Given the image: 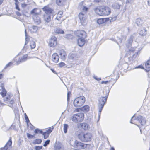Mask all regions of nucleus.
Masks as SVG:
<instances>
[{
	"label": "nucleus",
	"mask_w": 150,
	"mask_h": 150,
	"mask_svg": "<svg viewBox=\"0 0 150 150\" xmlns=\"http://www.w3.org/2000/svg\"><path fill=\"white\" fill-rule=\"evenodd\" d=\"M132 1V0H127L126 3H131Z\"/></svg>",
	"instance_id": "obj_64"
},
{
	"label": "nucleus",
	"mask_w": 150,
	"mask_h": 150,
	"mask_svg": "<svg viewBox=\"0 0 150 150\" xmlns=\"http://www.w3.org/2000/svg\"><path fill=\"white\" fill-rule=\"evenodd\" d=\"M78 57V56L75 53H70L69 55V59L73 61L76 60Z\"/></svg>",
	"instance_id": "obj_13"
},
{
	"label": "nucleus",
	"mask_w": 150,
	"mask_h": 150,
	"mask_svg": "<svg viewBox=\"0 0 150 150\" xmlns=\"http://www.w3.org/2000/svg\"><path fill=\"white\" fill-rule=\"evenodd\" d=\"M59 55L60 56L61 58L63 60H64L66 58V54L63 50H61L59 52Z\"/></svg>",
	"instance_id": "obj_20"
},
{
	"label": "nucleus",
	"mask_w": 150,
	"mask_h": 150,
	"mask_svg": "<svg viewBox=\"0 0 150 150\" xmlns=\"http://www.w3.org/2000/svg\"><path fill=\"white\" fill-rule=\"evenodd\" d=\"M84 118V114L82 113H79L74 114L71 117V119L74 122L77 123L82 121Z\"/></svg>",
	"instance_id": "obj_4"
},
{
	"label": "nucleus",
	"mask_w": 150,
	"mask_h": 150,
	"mask_svg": "<svg viewBox=\"0 0 150 150\" xmlns=\"http://www.w3.org/2000/svg\"><path fill=\"white\" fill-rule=\"evenodd\" d=\"M121 5L118 3H114L112 5L113 8L115 9H119Z\"/></svg>",
	"instance_id": "obj_28"
},
{
	"label": "nucleus",
	"mask_w": 150,
	"mask_h": 150,
	"mask_svg": "<svg viewBox=\"0 0 150 150\" xmlns=\"http://www.w3.org/2000/svg\"><path fill=\"white\" fill-rule=\"evenodd\" d=\"M16 9L18 10V11H20V9L19 8L18 5H16Z\"/></svg>",
	"instance_id": "obj_59"
},
{
	"label": "nucleus",
	"mask_w": 150,
	"mask_h": 150,
	"mask_svg": "<svg viewBox=\"0 0 150 150\" xmlns=\"http://www.w3.org/2000/svg\"><path fill=\"white\" fill-rule=\"evenodd\" d=\"M62 17V16L60 15H57V16L56 18V19L58 21L60 20V18Z\"/></svg>",
	"instance_id": "obj_53"
},
{
	"label": "nucleus",
	"mask_w": 150,
	"mask_h": 150,
	"mask_svg": "<svg viewBox=\"0 0 150 150\" xmlns=\"http://www.w3.org/2000/svg\"><path fill=\"white\" fill-rule=\"evenodd\" d=\"M54 127L53 126H52L51 127L49 128L46 131L47 133L50 134L52 131V130L53 129Z\"/></svg>",
	"instance_id": "obj_45"
},
{
	"label": "nucleus",
	"mask_w": 150,
	"mask_h": 150,
	"mask_svg": "<svg viewBox=\"0 0 150 150\" xmlns=\"http://www.w3.org/2000/svg\"><path fill=\"white\" fill-rule=\"evenodd\" d=\"M74 147L78 149L76 150H81V149H85L87 146L86 144L81 143L77 140L74 141Z\"/></svg>",
	"instance_id": "obj_5"
},
{
	"label": "nucleus",
	"mask_w": 150,
	"mask_h": 150,
	"mask_svg": "<svg viewBox=\"0 0 150 150\" xmlns=\"http://www.w3.org/2000/svg\"><path fill=\"white\" fill-rule=\"evenodd\" d=\"M79 139L81 141L83 142H87L90 141L92 138V134L89 133H84L81 132L78 135Z\"/></svg>",
	"instance_id": "obj_2"
},
{
	"label": "nucleus",
	"mask_w": 150,
	"mask_h": 150,
	"mask_svg": "<svg viewBox=\"0 0 150 150\" xmlns=\"http://www.w3.org/2000/svg\"><path fill=\"white\" fill-rule=\"evenodd\" d=\"M54 31L57 33L63 34L64 33V31L59 28H57L55 29Z\"/></svg>",
	"instance_id": "obj_29"
},
{
	"label": "nucleus",
	"mask_w": 150,
	"mask_h": 150,
	"mask_svg": "<svg viewBox=\"0 0 150 150\" xmlns=\"http://www.w3.org/2000/svg\"><path fill=\"white\" fill-rule=\"evenodd\" d=\"M6 91L4 88H2V91L0 92V94L3 97H4L6 96Z\"/></svg>",
	"instance_id": "obj_33"
},
{
	"label": "nucleus",
	"mask_w": 150,
	"mask_h": 150,
	"mask_svg": "<svg viewBox=\"0 0 150 150\" xmlns=\"http://www.w3.org/2000/svg\"><path fill=\"white\" fill-rule=\"evenodd\" d=\"M50 142V140H47L45 142L44 144H43V146L45 147Z\"/></svg>",
	"instance_id": "obj_46"
},
{
	"label": "nucleus",
	"mask_w": 150,
	"mask_h": 150,
	"mask_svg": "<svg viewBox=\"0 0 150 150\" xmlns=\"http://www.w3.org/2000/svg\"><path fill=\"white\" fill-rule=\"evenodd\" d=\"M137 47L131 48L129 49V52L130 53L131 52L133 53L135 51H138V50H137Z\"/></svg>",
	"instance_id": "obj_40"
},
{
	"label": "nucleus",
	"mask_w": 150,
	"mask_h": 150,
	"mask_svg": "<svg viewBox=\"0 0 150 150\" xmlns=\"http://www.w3.org/2000/svg\"><path fill=\"white\" fill-rule=\"evenodd\" d=\"M77 41L78 45L80 47L83 46L85 43L84 38H79Z\"/></svg>",
	"instance_id": "obj_18"
},
{
	"label": "nucleus",
	"mask_w": 150,
	"mask_h": 150,
	"mask_svg": "<svg viewBox=\"0 0 150 150\" xmlns=\"http://www.w3.org/2000/svg\"><path fill=\"white\" fill-rule=\"evenodd\" d=\"M142 126L145 125L146 123V119L144 117L141 116L139 115L136 118Z\"/></svg>",
	"instance_id": "obj_6"
},
{
	"label": "nucleus",
	"mask_w": 150,
	"mask_h": 150,
	"mask_svg": "<svg viewBox=\"0 0 150 150\" xmlns=\"http://www.w3.org/2000/svg\"><path fill=\"white\" fill-rule=\"evenodd\" d=\"M30 46L32 49L34 48L35 46V43L34 41H31L30 42Z\"/></svg>",
	"instance_id": "obj_37"
},
{
	"label": "nucleus",
	"mask_w": 150,
	"mask_h": 150,
	"mask_svg": "<svg viewBox=\"0 0 150 150\" xmlns=\"http://www.w3.org/2000/svg\"><path fill=\"white\" fill-rule=\"evenodd\" d=\"M42 148V146H35V150H40Z\"/></svg>",
	"instance_id": "obj_47"
},
{
	"label": "nucleus",
	"mask_w": 150,
	"mask_h": 150,
	"mask_svg": "<svg viewBox=\"0 0 150 150\" xmlns=\"http://www.w3.org/2000/svg\"><path fill=\"white\" fill-rule=\"evenodd\" d=\"M65 64L64 62H61L59 64V67H62L64 66Z\"/></svg>",
	"instance_id": "obj_51"
},
{
	"label": "nucleus",
	"mask_w": 150,
	"mask_h": 150,
	"mask_svg": "<svg viewBox=\"0 0 150 150\" xmlns=\"http://www.w3.org/2000/svg\"><path fill=\"white\" fill-rule=\"evenodd\" d=\"M104 23L107 21H108L110 20L109 18H103Z\"/></svg>",
	"instance_id": "obj_54"
},
{
	"label": "nucleus",
	"mask_w": 150,
	"mask_h": 150,
	"mask_svg": "<svg viewBox=\"0 0 150 150\" xmlns=\"http://www.w3.org/2000/svg\"><path fill=\"white\" fill-rule=\"evenodd\" d=\"M145 65L146 68H150V60H148L146 62Z\"/></svg>",
	"instance_id": "obj_42"
},
{
	"label": "nucleus",
	"mask_w": 150,
	"mask_h": 150,
	"mask_svg": "<svg viewBox=\"0 0 150 150\" xmlns=\"http://www.w3.org/2000/svg\"><path fill=\"white\" fill-rule=\"evenodd\" d=\"M85 101V98L83 96L76 98L74 101L73 104L76 107H79L82 106Z\"/></svg>",
	"instance_id": "obj_3"
},
{
	"label": "nucleus",
	"mask_w": 150,
	"mask_h": 150,
	"mask_svg": "<svg viewBox=\"0 0 150 150\" xmlns=\"http://www.w3.org/2000/svg\"><path fill=\"white\" fill-rule=\"evenodd\" d=\"M77 36L79 38H85L86 36V33L84 30H80L77 31Z\"/></svg>",
	"instance_id": "obj_11"
},
{
	"label": "nucleus",
	"mask_w": 150,
	"mask_h": 150,
	"mask_svg": "<svg viewBox=\"0 0 150 150\" xmlns=\"http://www.w3.org/2000/svg\"><path fill=\"white\" fill-rule=\"evenodd\" d=\"M110 40H112V41H114L115 42H116L118 44L119 43H121L122 42V39L121 38H119V40H118L117 41H116V40H115L113 38H111L110 39Z\"/></svg>",
	"instance_id": "obj_43"
},
{
	"label": "nucleus",
	"mask_w": 150,
	"mask_h": 150,
	"mask_svg": "<svg viewBox=\"0 0 150 150\" xmlns=\"http://www.w3.org/2000/svg\"><path fill=\"white\" fill-rule=\"evenodd\" d=\"M97 23L99 24H102L104 23L103 18H100L97 21Z\"/></svg>",
	"instance_id": "obj_34"
},
{
	"label": "nucleus",
	"mask_w": 150,
	"mask_h": 150,
	"mask_svg": "<svg viewBox=\"0 0 150 150\" xmlns=\"http://www.w3.org/2000/svg\"><path fill=\"white\" fill-rule=\"evenodd\" d=\"M72 36L70 34H68L67 35V38L69 39L70 38H71Z\"/></svg>",
	"instance_id": "obj_57"
},
{
	"label": "nucleus",
	"mask_w": 150,
	"mask_h": 150,
	"mask_svg": "<svg viewBox=\"0 0 150 150\" xmlns=\"http://www.w3.org/2000/svg\"><path fill=\"white\" fill-rule=\"evenodd\" d=\"M25 45H26V44H27V43L28 42V36L27 35L26 29L25 30Z\"/></svg>",
	"instance_id": "obj_41"
},
{
	"label": "nucleus",
	"mask_w": 150,
	"mask_h": 150,
	"mask_svg": "<svg viewBox=\"0 0 150 150\" xmlns=\"http://www.w3.org/2000/svg\"><path fill=\"white\" fill-rule=\"evenodd\" d=\"M138 51H139L138 52V51H137V52H136V53H135V54H134L133 55V57H134V56H136L138 54V53H139V50Z\"/></svg>",
	"instance_id": "obj_61"
},
{
	"label": "nucleus",
	"mask_w": 150,
	"mask_h": 150,
	"mask_svg": "<svg viewBox=\"0 0 150 150\" xmlns=\"http://www.w3.org/2000/svg\"><path fill=\"white\" fill-rule=\"evenodd\" d=\"M103 6L97 7L93 9L95 13L100 16H103Z\"/></svg>",
	"instance_id": "obj_7"
},
{
	"label": "nucleus",
	"mask_w": 150,
	"mask_h": 150,
	"mask_svg": "<svg viewBox=\"0 0 150 150\" xmlns=\"http://www.w3.org/2000/svg\"><path fill=\"white\" fill-rule=\"evenodd\" d=\"M42 140L41 139H36L33 142V144H40Z\"/></svg>",
	"instance_id": "obj_30"
},
{
	"label": "nucleus",
	"mask_w": 150,
	"mask_h": 150,
	"mask_svg": "<svg viewBox=\"0 0 150 150\" xmlns=\"http://www.w3.org/2000/svg\"><path fill=\"white\" fill-rule=\"evenodd\" d=\"M43 10L46 13V15H50L52 13L53 10L49 7L45 6L43 8Z\"/></svg>",
	"instance_id": "obj_14"
},
{
	"label": "nucleus",
	"mask_w": 150,
	"mask_h": 150,
	"mask_svg": "<svg viewBox=\"0 0 150 150\" xmlns=\"http://www.w3.org/2000/svg\"><path fill=\"white\" fill-rule=\"evenodd\" d=\"M34 132L35 134H39L40 133L42 134L43 132L42 130L38 129H35L34 131Z\"/></svg>",
	"instance_id": "obj_38"
},
{
	"label": "nucleus",
	"mask_w": 150,
	"mask_h": 150,
	"mask_svg": "<svg viewBox=\"0 0 150 150\" xmlns=\"http://www.w3.org/2000/svg\"><path fill=\"white\" fill-rule=\"evenodd\" d=\"M139 34L142 36H144L146 34V30L144 27L141 28L139 31Z\"/></svg>",
	"instance_id": "obj_21"
},
{
	"label": "nucleus",
	"mask_w": 150,
	"mask_h": 150,
	"mask_svg": "<svg viewBox=\"0 0 150 150\" xmlns=\"http://www.w3.org/2000/svg\"><path fill=\"white\" fill-rule=\"evenodd\" d=\"M12 143L11 139L10 138L5 146L3 148H1V150H7L9 147H10Z\"/></svg>",
	"instance_id": "obj_16"
},
{
	"label": "nucleus",
	"mask_w": 150,
	"mask_h": 150,
	"mask_svg": "<svg viewBox=\"0 0 150 150\" xmlns=\"http://www.w3.org/2000/svg\"><path fill=\"white\" fill-rule=\"evenodd\" d=\"M108 82L109 81H102L101 82V83L102 84H107Z\"/></svg>",
	"instance_id": "obj_58"
},
{
	"label": "nucleus",
	"mask_w": 150,
	"mask_h": 150,
	"mask_svg": "<svg viewBox=\"0 0 150 150\" xmlns=\"http://www.w3.org/2000/svg\"><path fill=\"white\" fill-rule=\"evenodd\" d=\"M103 16H106L109 15L111 13V10L108 7L103 6Z\"/></svg>",
	"instance_id": "obj_9"
},
{
	"label": "nucleus",
	"mask_w": 150,
	"mask_h": 150,
	"mask_svg": "<svg viewBox=\"0 0 150 150\" xmlns=\"http://www.w3.org/2000/svg\"><path fill=\"white\" fill-rule=\"evenodd\" d=\"M52 60L55 63H57L58 62L59 57L57 54L54 53L52 55Z\"/></svg>",
	"instance_id": "obj_15"
},
{
	"label": "nucleus",
	"mask_w": 150,
	"mask_h": 150,
	"mask_svg": "<svg viewBox=\"0 0 150 150\" xmlns=\"http://www.w3.org/2000/svg\"><path fill=\"white\" fill-rule=\"evenodd\" d=\"M81 126L82 128L84 130H87L90 129V127L88 124L83 123L81 124Z\"/></svg>",
	"instance_id": "obj_19"
},
{
	"label": "nucleus",
	"mask_w": 150,
	"mask_h": 150,
	"mask_svg": "<svg viewBox=\"0 0 150 150\" xmlns=\"http://www.w3.org/2000/svg\"><path fill=\"white\" fill-rule=\"evenodd\" d=\"M11 95L9 93H8L6 95V97L4 98V101H8L9 100H10L11 98Z\"/></svg>",
	"instance_id": "obj_32"
},
{
	"label": "nucleus",
	"mask_w": 150,
	"mask_h": 150,
	"mask_svg": "<svg viewBox=\"0 0 150 150\" xmlns=\"http://www.w3.org/2000/svg\"><path fill=\"white\" fill-rule=\"evenodd\" d=\"M85 12H81L79 15V18L80 20V22L82 25H84L86 19L85 18Z\"/></svg>",
	"instance_id": "obj_10"
},
{
	"label": "nucleus",
	"mask_w": 150,
	"mask_h": 150,
	"mask_svg": "<svg viewBox=\"0 0 150 150\" xmlns=\"http://www.w3.org/2000/svg\"><path fill=\"white\" fill-rule=\"evenodd\" d=\"M82 10L83 11V13L84 12L86 13V11H88V8L86 6H83L82 8Z\"/></svg>",
	"instance_id": "obj_49"
},
{
	"label": "nucleus",
	"mask_w": 150,
	"mask_h": 150,
	"mask_svg": "<svg viewBox=\"0 0 150 150\" xmlns=\"http://www.w3.org/2000/svg\"><path fill=\"white\" fill-rule=\"evenodd\" d=\"M26 6H27V4L24 3L22 4L21 5V7L22 8H23L26 7Z\"/></svg>",
	"instance_id": "obj_55"
},
{
	"label": "nucleus",
	"mask_w": 150,
	"mask_h": 150,
	"mask_svg": "<svg viewBox=\"0 0 150 150\" xmlns=\"http://www.w3.org/2000/svg\"><path fill=\"white\" fill-rule=\"evenodd\" d=\"M38 10L37 8H34L31 11L30 14L32 15V17L38 15L39 14V13L37 11Z\"/></svg>",
	"instance_id": "obj_22"
},
{
	"label": "nucleus",
	"mask_w": 150,
	"mask_h": 150,
	"mask_svg": "<svg viewBox=\"0 0 150 150\" xmlns=\"http://www.w3.org/2000/svg\"><path fill=\"white\" fill-rule=\"evenodd\" d=\"M28 57V55L25 54L22 57L19 58L18 60L16 61V65H18L20 63L26 61Z\"/></svg>",
	"instance_id": "obj_12"
},
{
	"label": "nucleus",
	"mask_w": 150,
	"mask_h": 150,
	"mask_svg": "<svg viewBox=\"0 0 150 150\" xmlns=\"http://www.w3.org/2000/svg\"><path fill=\"white\" fill-rule=\"evenodd\" d=\"M57 44V38L54 36H52L49 41V45L50 46L52 47H55Z\"/></svg>",
	"instance_id": "obj_8"
},
{
	"label": "nucleus",
	"mask_w": 150,
	"mask_h": 150,
	"mask_svg": "<svg viewBox=\"0 0 150 150\" xmlns=\"http://www.w3.org/2000/svg\"><path fill=\"white\" fill-rule=\"evenodd\" d=\"M93 77L95 79L98 81H99L101 79V78H98L96 76H94Z\"/></svg>",
	"instance_id": "obj_52"
},
{
	"label": "nucleus",
	"mask_w": 150,
	"mask_h": 150,
	"mask_svg": "<svg viewBox=\"0 0 150 150\" xmlns=\"http://www.w3.org/2000/svg\"><path fill=\"white\" fill-rule=\"evenodd\" d=\"M134 38V36L133 35H131L129 39L128 40V43L129 45L132 43L133 39Z\"/></svg>",
	"instance_id": "obj_35"
},
{
	"label": "nucleus",
	"mask_w": 150,
	"mask_h": 150,
	"mask_svg": "<svg viewBox=\"0 0 150 150\" xmlns=\"http://www.w3.org/2000/svg\"><path fill=\"white\" fill-rule=\"evenodd\" d=\"M69 128V125L68 124H65L64 125V132L65 134H66L67 132V129Z\"/></svg>",
	"instance_id": "obj_31"
},
{
	"label": "nucleus",
	"mask_w": 150,
	"mask_h": 150,
	"mask_svg": "<svg viewBox=\"0 0 150 150\" xmlns=\"http://www.w3.org/2000/svg\"><path fill=\"white\" fill-rule=\"evenodd\" d=\"M45 20L48 23L51 21V16L50 15H45L44 16Z\"/></svg>",
	"instance_id": "obj_27"
},
{
	"label": "nucleus",
	"mask_w": 150,
	"mask_h": 150,
	"mask_svg": "<svg viewBox=\"0 0 150 150\" xmlns=\"http://www.w3.org/2000/svg\"><path fill=\"white\" fill-rule=\"evenodd\" d=\"M62 12H61V11H59L58 12V15H60L61 16H62Z\"/></svg>",
	"instance_id": "obj_63"
},
{
	"label": "nucleus",
	"mask_w": 150,
	"mask_h": 150,
	"mask_svg": "<svg viewBox=\"0 0 150 150\" xmlns=\"http://www.w3.org/2000/svg\"><path fill=\"white\" fill-rule=\"evenodd\" d=\"M33 20L35 23L37 24L38 25L41 23V20L39 17L38 16H33Z\"/></svg>",
	"instance_id": "obj_17"
},
{
	"label": "nucleus",
	"mask_w": 150,
	"mask_h": 150,
	"mask_svg": "<svg viewBox=\"0 0 150 150\" xmlns=\"http://www.w3.org/2000/svg\"><path fill=\"white\" fill-rule=\"evenodd\" d=\"M27 137L28 138H30V139H34L35 138V135H32L29 133H27Z\"/></svg>",
	"instance_id": "obj_39"
},
{
	"label": "nucleus",
	"mask_w": 150,
	"mask_h": 150,
	"mask_svg": "<svg viewBox=\"0 0 150 150\" xmlns=\"http://www.w3.org/2000/svg\"><path fill=\"white\" fill-rule=\"evenodd\" d=\"M117 19V16H115L112 17H111V19L110 20V22H111L112 21H114L116 20Z\"/></svg>",
	"instance_id": "obj_48"
},
{
	"label": "nucleus",
	"mask_w": 150,
	"mask_h": 150,
	"mask_svg": "<svg viewBox=\"0 0 150 150\" xmlns=\"http://www.w3.org/2000/svg\"><path fill=\"white\" fill-rule=\"evenodd\" d=\"M109 91H106L105 96H101L98 98V120L100 118V113L103 108L106 102V100L108 96Z\"/></svg>",
	"instance_id": "obj_1"
},
{
	"label": "nucleus",
	"mask_w": 150,
	"mask_h": 150,
	"mask_svg": "<svg viewBox=\"0 0 150 150\" xmlns=\"http://www.w3.org/2000/svg\"><path fill=\"white\" fill-rule=\"evenodd\" d=\"M16 15L18 16H21V14L20 13L18 12H16Z\"/></svg>",
	"instance_id": "obj_62"
},
{
	"label": "nucleus",
	"mask_w": 150,
	"mask_h": 150,
	"mask_svg": "<svg viewBox=\"0 0 150 150\" xmlns=\"http://www.w3.org/2000/svg\"><path fill=\"white\" fill-rule=\"evenodd\" d=\"M135 23L137 25L140 26L142 25L143 22L142 19L140 18H139L136 20Z\"/></svg>",
	"instance_id": "obj_25"
},
{
	"label": "nucleus",
	"mask_w": 150,
	"mask_h": 150,
	"mask_svg": "<svg viewBox=\"0 0 150 150\" xmlns=\"http://www.w3.org/2000/svg\"><path fill=\"white\" fill-rule=\"evenodd\" d=\"M66 0H56V3L57 5L62 6L64 4Z\"/></svg>",
	"instance_id": "obj_24"
},
{
	"label": "nucleus",
	"mask_w": 150,
	"mask_h": 150,
	"mask_svg": "<svg viewBox=\"0 0 150 150\" xmlns=\"http://www.w3.org/2000/svg\"><path fill=\"white\" fill-rule=\"evenodd\" d=\"M71 92L70 91H68L67 93V100L68 101V100L69 99V98L70 96Z\"/></svg>",
	"instance_id": "obj_50"
},
{
	"label": "nucleus",
	"mask_w": 150,
	"mask_h": 150,
	"mask_svg": "<svg viewBox=\"0 0 150 150\" xmlns=\"http://www.w3.org/2000/svg\"><path fill=\"white\" fill-rule=\"evenodd\" d=\"M49 134L47 132H43L42 134L44 136V137L45 139H47L49 137Z\"/></svg>",
	"instance_id": "obj_36"
},
{
	"label": "nucleus",
	"mask_w": 150,
	"mask_h": 150,
	"mask_svg": "<svg viewBox=\"0 0 150 150\" xmlns=\"http://www.w3.org/2000/svg\"><path fill=\"white\" fill-rule=\"evenodd\" d=\"M14 103V100H13L12 99L10 101V103L11 105H12Z\"/></svg>",
	"instance_id": "obj_60"
},
{
	"label": "nucleus",
	"mask_w": 150,
	"mask_h": 150,
	"mask_svg": "<svg viewBox=\"0 0 150 150\" xmlns=\"http://www.w3.org/2000/svg\"><path fill=\"white\" fill-rule=\"evenodd\" d=\"M25 119L27 124L29 122V120L27 116H26V117H25Z\"/></svg>",
	"instance_id": "obj_56"
},
{
	"label": "nucleus",
	"mask_w": 150,
	"mask_h": 150,
	"mask_svg": "<svg viewBox=\"0 0 150 150\" xmlns=\"http://www.w3.org/2000/svg\"><path fill=\"white\" fill-rule=\"evenodd\" d=\"M13 63L11 62H10L8 64H7L5 67L4 68V69H6L7 68L10 67L12 64Z\"/></svg>",
	"instance_id": "obj_44"
},
{
	"label": "nucleus",
	"mask_w": 150,
	"mask_h": 150,
	"mask_svg": "<svg viewBox=\"0 0 150 150\" xmlns=\"http://www.w3.org/2000/svg\"><path fill=\"white\" fill-rule=\"evenodd\" d=\"M38 30V27L37 26L33 25L31 28L30 30L32 33H36Z\"/></svg>",
	"instance_id": "obj_26"
},
{
	"label": "nucleus",
	"mask_w": 150,
	"mask_h": 150,
	"mask_svg": "<svg viewBox=\"0 0 150 150\" xmlns=\"http://www.w3.org/2000/svg\"><path fill=\"white\" fill-rule=\"evenodd\" d=\"M81 110L84 112H87L89 111V107L88 105H85L81 107Z\"/></svg>",
	"instance_id": "obj_23"
}]
</instances>
